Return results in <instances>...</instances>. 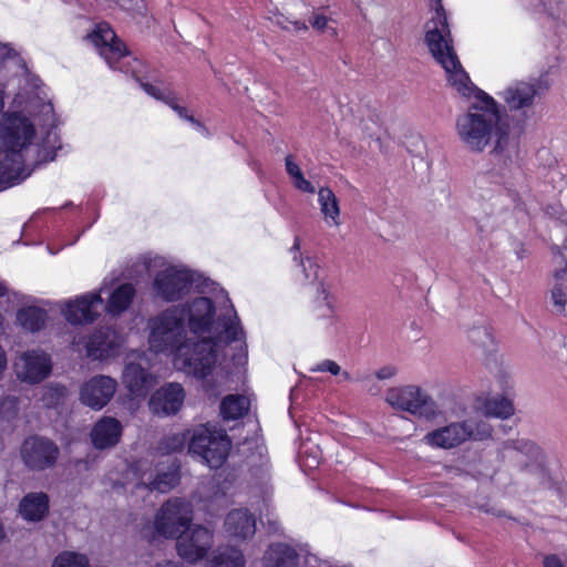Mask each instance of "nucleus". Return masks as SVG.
<instances>
[{"instance_id":"obj_7","label":"nucleus","mask_w":567,"mask_h":567,"mask_svg":"<svg viewBox=\"0 0 567 567\" xmlns=\"http://www.w3.org/2000/svg\"><path fill=\"white\" fill-rule=\"evenodd\" d=\"M492 426L484 420L467 417L455 421L427 432L423 436V443L442 450H452L467 441H483L491 437Z\"/></svg>"},{"instance_id":"obj_56","label":"nucleus","mask_w":567,"mask_h":567,"mask_svg":"<svg viewBox=\"0 0 567 567\" xmlns=\"http://www.w3.org/2000/svg\"><path fill=\"white\" fill-rule=\"evenodd\" d=\"M3 109V96L2 92L0 91V111Z\"/></svg>"},{"instance_id":"obj_57","label":"nucleus","mask_w":567,"mask_h":567,"mask_svg":"<svg viewBox=\"0 0 567 567\" xmlns=\"http://www.w3.org/2000/svg\"><path fill=\"white\" fill-rule=\"evenodd\" d=\"M564 248L567 249V238L565 240Z\"/></svg>"},{"instance_id":"obj_20","label":"nucleus","mask_w":567,"mask_h":567,"mask_svg":"<svg viewBox=\"0 0 567 567\" xmlns=\"http://www.w3.org/2000/svg\"><path fill=\"white\" fill-rule=\"evenodd\" d=\"M301 557L309 567H315L312 560L320 565L317 557L309 555L303 548H295L286 543H272L262 556L264 567H297ZM319 567V566H317Z\"/></svg>"},{"instance_id":"obj_2","label":"nucleus","mask_w":567,"mask_h":567,"mask_svg":"<svg viewBox=\"0 0 567 567\" xmlns=\"http://www.w3.org/2000/svg\"><path fill=\"white\" fill-rule=\"evenodd\" d=\"M186 327L194 336L200 337L193 343L195 355L213 353L215 365L227 360L241 365L247 360L246 334L230 300L225 297L218 306L210 298H194L186 305Z\"/></svg>"},{"instance_id":"obj_40","label":"nucleus","mask_w":567,"mask_h":567,"mask_svg":"<svg viewBox=\"0 0 567 567\" xmlns=\"http://www.w3.org/2000/svg\"><path fill=\"white\" fill-rule=\"evenodd\" d=\"M6 298V305L1 301L0 306H2L6 310L12 309L17 305H21L23 302V297L16 292H10L8 287L0 282V299Z\"/></svg>"},{"instance_id":"obj_12","label":"nucleus","mask_w":567,"mask_h":567,"mask_svg":"<svg viewBox=\"0 0 567 567\" xmlns=\"http://www.w3.org/2000/svg\"><path fill=\"white\" fill-rule=\"evenodd\" d=\"M214 545V533L202 525L188 527L176 538L178 556L189 564L207 557Z\"/></svg>"},{"instance_id":"obj_27","label":"nucleus","mask_w":567,"mask_h":567,"mask_svg":"<svg viewBox=\"0 0 567 567\" xmlns=\"http://www.w3.org/2000/svg\"><path fill=\"white\" fill-rule=\"evenodd\" d=\"M134 296V287L131 284H123L113 290L105 306V310L113 316L120 315L130 307Z\"/></svg>"},{"instance_id":"obj_11","label":"nucleus","mask_w":567,"mask_h":567,"mask_svg":"<svg viewBox=\"0 0 567 567\" xmlns=\"http://www.w3.org/2000/svg\"><path fill=\"white\" fill-rule=\"evenodd\" d=\"M132 472L136 478V487H144L151 492L167 493L179 483L178 470L174 465L153 466L147 461H140L135 463Z\"/></svg>"},{"instance_id":"obj_25","label":"nucleus","mask_w":567,"mask_h":567,"mask_svg":"<svg viewBox=\"0 0 567 567\" xmlns=\"http://www.w3.org/2000/svg\"><path fill=\"white\" fill-rule=\"evenodd\" d=\"M49 512V497L43 492L27 494L19 504V513L28 522H40Z\"/></svg>"},{"instance_id":"obj_3","label":"nucleus","mask_w":567,"mask_h":567,"mask_svg":"<svg viewBox=\"0 0 567 567\" xmlns=\"http://www.w3.org/2000/svg\"><path fill=\"white\" fill-rule=\"evenodd\" d=\"M150 349L173 355L176 369L204 379L215 367L213 353L195 355L186 327V309L181 305L168 307L147 321Z\"/></svg>"},{"instance_id":"obj_49","label":"nucleus","mask_w":567,"mask_h":567,"mask_svg":"<svg viewBox=\"0 0 567 567\" xmlns=\"http://www.w3.org/2000/svg\"><path fill=\"white\" fill-rule=\"evenodd\" d=\"M8 365L7 353L2 346H0V375L6 371Z\"/></svg>"},{"instance_id":"obj_13","label":"nucleus","mask_w":567,"mask_h":567,"mask_svg":"<svg viewBox=\"0 0 567 567\" xmlns=\"http://www.w3.org/2000/svg\"><path fill=\"white\" fill-rule=\"evenodd\" d=\"M117 386V381L110 375H93L80 385L79 401L93 411H101L111 402Z\"/></svg>"},{"instance_id":"obj_17","label":"nucleus","mask_w":567,"mask_h":567,"mask_svg":"<svg viewBox=\"0 0 567 567\" xmlns=\"http://www.w3.org/2000/svg\"><path fill=\"white\" fill-rule=\"evenodd\" d=\"M20 453L27 467L42 471L55 464L59 449L51 440L31 436L23 442Z\"/></svg>"},{"instance_id":"obj_5","label":"nucleus","mask_w":567,"mask_h":567,"mask_svg":"<svg viewBox=\"0 0 567 567\" xmlns=\"http://www.w3.org/2000/svg\"><path fill=\"white\" fill-rule=\"evenodd\" d=\"M498 455L512 471L515 484L532 491L549 486L546 456L535 442L527 439L507 440L498 449Z\"/></svg>"},{"instance_id":"obj_15","label":"nucleus","mask_w":567,"mask_h":567,"mask_svg":"<svg viewBox=\"0 0 567 567\" xmlns=\"http://www.w3.org/2000/svg\"><path fill=\"white\" fill-rule=\"evenodd\" d=\"M150 361L145 352H132L126 358L122 373V382L134 396H145L153 384V375L148 372Z\"/></svg>"},{"instance_id":"obj_19","label":"nucleus","mask_w":567,"mask_h":567,"mask_svg":"<svg viewBox=\"0 0 567 567\" xmlns=\"http://www.w3.org/2000/svg\"><path fill=\"white\" fill-rule=\"evenodd\" d=\"M105 289V282L96 292H89L70 300L65 303L63 313L65 319L72 324H82L93 322L100 315L103 307L101 293Z\"/></svg>"},{"instance_id":"obj_36","label":"nucleus","mask_w":567,"mask_h":567,"mask_svg":"<svg viewBox=\"0 0 567 567\" xmlns=\"http://www.w3.org/2000/svg\"><path fill=\"white\" fill-rule=\"evenodd\" d=\"M68 395V389L61 384H51L44 389L42 400L47 406H54Z\"/></svg>"},{"instance_id":"obj_41","label":"nucleus","mask_w":567,"mask_h":567,"mask_svg":"<svg viewBox=\"0 0 567 567\" xmlns=\"http://www.w3.org/2000/svg\"><path fill=\"white\" fill-rule=\"evenodd\" d=\"M142 89L152 97L164 103H171L172 93L168 90H162L151 83L141 82Z\"/></svg>"},{"instance_id":"obj_23","label":"nucleus","mask_w":567,"mask_h":567,"mask_svg":"<svg viewBox=\"0 0 567 567\" xmlns=\"http://www.w3.org/2000/svg\"><path fill=\"white\" fill-rule=\"evenodd\" d=\"M122 432L123 426L118 420L112 416H103L92 427V444L99 450L113 447L118 443Z\"/></svg>"},{"instance_id":"obj_18","label":"nucleus","mask_w":567,"mask_h":567,"mask_svg":"<svg viewBox=\"0 0 567 567\" xmlns=\"http://www.w3.org/2000/svg\"><path fill=\"white\" fill-rule=\"evenodd\" d=\"M87 39L110 68L122 70L117 63L122 58L127 55V50L109 24H97L96 28L87 34Z\"/></svg>"},{"instance_id":"obj_1","label":"nucleus","mask_w":567,"mask_h":567,"mask_svg":"<svg viewBox=\"0 0 567 567\" xmlns=\"http://www.w3.org/2000/svg\"><path fill=\"white\" fill-rule=\"evenodd\" d=\"M425 42L433 59L445 71L449 85L472 101L467 112L456 118L460 141L474 153L484 152L493 143L494 173L503 179L513 177L519 169V134L511 128L498 103L476 87L462 66L442 7L425 25Z\"/></svg>"},{"instance_id":"obj_44","label":"nucleus","mask_w":567,"mask_h":567,"mask_svg":"<svg viewBox=\"0 0 567 567\" xmlns=\"http://www.w3.org/2000/svg\"><path fill=\"white\" fill-rule=\"evenodd\" d=\"M543 566L544 567H567L561 561V559L555 554L545 556L543 559Z\"/></svg>"},{"instance_id":"obj_30","label":"nucleus","mask_w":567,"mask_h":567,"mask_svg":"<svg viewBox=\"0 0 567 567\" xmlns=\"http://www.w3.org/2000/svg\"><path fill=\"white\" fill-rule=\"evenodd\" d=\"M210 567H246L244 553L234 546L219 549L210 559Z\"/></svg>"},{"instance_id":"obj_9","label":"nucleus","mask_w":567,"mask_h":567,"mask_svg":"<svg viewBox=\"0 0 567 567\" xmlns=\"http://www.w3.org/2000/svg\"><path fill=\"white\" fill-rule=\"evenodd\" d=\"M231 443L223 430L200 425L193 431L188 451L198 455L212 468L220 467L226 461Z\"/></svg>"},{"instance_id":"obj_37","label":"nucleus","mask_w":567,"mask_h":567,"mask_svg":"<svg viewBox=\"0 0 567 567\" xmlns=\"http://www.w3.org/2000/svg\"><path fill=\"white\" fill-rule=\"evenodd\" d=\"M187 436L185 433H174L165 436L159 443V450L163 453H173L184 449Z\"/></svg>"},{"instance_id":"obj_35","label":"nucleus","mask_w":567,"mask_h":567,"mask_svg":"<svg viewBox=\"0 0 567 567\" xmlns=\"http://www.w3.org/2000/svg\"><path fill=\"white\" fill-rule=\"evenodd\" d=\"M468 340L484 350H489L494 343L493 334L485 326L472 328L468 331Z\"/></svg>"},{"instance_id":"obj_6","label":"nucleus","mask_w":567,"mask_h":567,"mask_svg":"<svg viewBox=\"0 0 567 567\" xmlns=\"http://www.w3.org/2000/svg\"><path fill=\"white\" fill-rule=\"evenodd\" d=\"M194 519V509L189 501L171 497L156 511L152 525L142 529V537L148 542L157 537L176 539Z\"/></svg>"},{"instance_id":"obj_43","label":"nucleus","mask_w":567,"mask_h":567,"mask_svg":"<svg viewBox=\"0 0 567 567\" xmlns=\"http://www.w3.org/2000/svg\"><path fill=\"white\" fill-rule=\"evenodd\" d=\"M42 114L45 117V125L49 127H53L54 123H55V118H54V114H53V107L50 103L43 104Z\"/></svg>"},{"instance_id":"obj_55","label":"nucleus","mask_w":567,"mask_h":567,"mask_svg":"<svg viewBox=\"0 0 567 567\" xmlns=\"http://www.w3.org/2000/svg\"><path fill=\"white\" fill-rule=\"evenodd\" d=\"M264 466H265V468L262 470V475L267 476L268 475V465H267V463H264Z\"/></svg>"},{"instance_id":"obj_26","label":"nucleus","mask_w":567,"mask_h":567,"mask_svg":"<svg viewBox=\"0 0 567 567\" xmlns=\"http://www.w3.org/2000/svg\"><path fill=\"white\" fill-rule=\"evenodd\" d=\"M318 203L324 221L329 226L339 227L341 225L340 207L334 193L329 187H321L318 190Z\"/></svg>"},{"instance_id":"obj_38","label":"nucleus","mask_w":567,"mask_h":567,"mask_svg":"<svg viewBox=\"0 0 567 567\" xmlns=\"http://www.w3.org/2000/svg\"><path fill=\"white\" fill-rule=\"evenodd\" d=\"M19 412V401L13 395L4 396L0 401V417L4 421L13 420Z\"/></svg>"},{"instance_id":"obj_32","label":"nucleus","mask_w":567,"mask_h":567,"mask_svg":"<svg viewBox=\"0 0 567 567\" xmlns=\"http://www.w3.org/2000/svg\"><path fill=\"white\" fill-rule=\"evenodd\" d=\"M483 414L485 416L507 419L514 414V406L511 400L496 395L485 401Z\"/></svg>"},{"instance_id":"obj_28","label":"nucleus","mask_w":567,"mask_h":567,"mask_svg":"<svg viewBox=\"0 0 567 567\" xmlns=\"http://www.w3.org/2000/svg\"><path fill=\"white\" fill-rule=\"evenodd\" d=\"M566 267L556 269L554 274L555 282L550 290V299L554 311L557 313L567 315V276Z\"/></svg>"},{"instance_id":"obj_22","label":"nucleus","mask_w":567,"mask_h":567,"mask_svg":"<svg viewBox=\"0 0 567 567\" xmlns=\"http://www.w3.org/2000/svg\"><path fill=\"white\" fill-rule=\"evenodd\" d=\"M224 532L230 540L247 542L256 534V517L247 508L233 509L225 517Z\"/></svg>"},{"instance_id":"obj_45","label":"nucleus","mask_w":567,"mask_h":567,"mask_svg":"<svg viewBox=\"0 0 567 567\" xmlns=\"http://www.w3.org/2000/svg\"><path fill=\"white\" fill-rule=\"evenodd\" d=\"M395 373H396V369L392 365H388V367H383V368L379 369L375 372V377L379 380H386V379H391L392 377H394Z\"/></svg>"},{"instance_id":"obj_48","label":"nucleus","mask_w":567,"mask_h":567,"mask_svg":"<svg viewBox=\"0 0 567 567\" xmlns=\"http://www.w3.org/2000/svg\"><path fill=\"white\" fill-rule=\"evenodd\" d=\"M553 252H554V262H555L556 267H561L563 265L566 264L565 256L560 249L554 248Z\"/></svg>"},{"instance_id":"obj_53","label":"nucleus","mask_w":567,"mask_h":567,"mask_svg":"<svg viewBox=\"0 0 567 567\" xmlns=\"http://www.w3.org/2000/svg\"><path fill=\"white\" fill-rule=\"evenodd\" d=\"M292 249L298 251L300 249V241L298 238L295 239V244L292 246Z\"/></svg>"},{"instance_id":"obj_54","label":"nucleus","mask_w":567,"mask_h":567,"mask_svg":"<svg viewBox=\"0 0 567 567\" xmlns=\"http://www.w3.org/2000/svg\"><path fill=\"white\" fill-rule=\"evenodd\" d=\"M319 463L318 461L313 457L311 462L307 463L306 465L309 466V467H315L317 466Z\"/></svg>"},{"instance_id":"obj_39","label":"nucleus","mask_w":567,"mask_h":567,"mask_svg":"<svg viewBox=\"0 0 567 567\" xmlns=\"http://www.w3.org/2000/svg\"><path fill=\"white\" fill-rule=\"evenodd\" d=\"M312 372H329L333 375L341 374L344 380H350V373L347 371L341 372L340 365L333 360H323L310 369Z\"/></svg>"},{"instance_id":"obj_50","label":"nucleus","mask_w":567,"mask_h":567,"mask_svg":"<svg viewBox=\"0 0 567 567\" xmlns=\"http://www.w3.org/2000/svg\"><path fill=\"white\" fill-rule=\"evenodd\" d=\"M153 567H182L178 563L173 560H164L155 564Z\"/></svg>"},{"instance_id":"obj_24","label":"nucleus","mask_w":567,"mask_h":567,"mask_svg":"<svg viewBox=\"0 0 567 567\" xmlns=\"http://www.w3.org/2000/svg\"><path fill=\"white\" fill-rule=\"evenodd\" d=\"M536 95V89L533 84L526 82H516L507 86L502 96L511 110H524L532 107Z\"/></svg>"},{"instance_id":"obj_42","label":"nucleus","mask_w":567,"mask_h":567,"mask_svg":"<svg viewBox=\"0 0 567 567\" xmlns=\"http://www.w3.org/2000/svg\"><path fill=\"white\" fill-rule=\"evenodd\" d=\"M167 105H169L176 113L177 115L181 117V118H184L186 121H189L190 123H193L195 126L199 127V128H203L205 130V127L197 121L194 118V116L189 115L187 113V110L178 104L175 103L173 96L171 97V103H166Z\"/></svg>"},{"instance_id":"obj_4","label":"nucleus","mask_w":567,"mask_h":567,"mask_svg":"<svg viewBox=\"0 0 567 567\" xmlns=\"http://www.w3.org/2000/svg\"><path fill=\"white\" fill-rule=\"evenodd\" d=\"M35 135L34 124L19 113L0 120V185L12 186L29 176L23 166V151Z\"/></svg>"},{"instance_id":"obj_16","label":"nucleus","mask_w":567,"mask_h":567,"mask_svg":"<svg viewBox=\"0 0 567 567\" xmlns=\"http://www.w3.org/2000/svg\"><path fill=\"white\" fill-rule=\"evenodd\" d=\"M192 274L182 268L167 267L154 278L156 295L166 301H174L187 295L192 288Z\"/></svg>"},{"instance_id":"obj_31","label":"nucleus","mask_w":567,"mask_h":567,"mask_svg":"<svg viewBox=\"0 0 567 567\" xmlns=\"http://www.w3.org/2000/svg\"><path fill=\"white\" fill-rule=\"evenodd\" d=\"M249 410V400L245 395H228L220 403V414L225 420H237Z\"/></svg>"},{"instance_id":"obj_33","label":"nucleus","mask_w":567,"mask_h":567,"mask_svg":"<svg viewBox=\"0 0 567 567\" xmlns=\"http://www.w3.org/2000/svg\"><path fill=\"white\" fill-rule=\"evenodd\" d=\"M286 171L297 189L308 194H313L316 192L315 186L305 178L301 168L297 163H295L292 156L290 155L286 157Z\"/></svg>"},{"instance_id":"obj_52","label":"nucleus","mask_w":567,"mask_h":567,"mask_svg":"<svg viewBox=\"0 0 567 567\" xmlns=\"http://www.w3.org/2000/svg\"><path fill=\"white\" fill-rule=\"evenodd\" d=\"M4 317L0 313V333L4 330Z\"/></svg>"},{"instance_id":"obj_14","label":"nucleus","mask_w":567,"mask_h":567,"mask_svg":"<svg viewBox=\"0 0 567 567\" xmlns=\"http://www.w3.org/2000/svg\"><path fill=\"white\" fill-rule=\"evenodd\" d=\"M13 369L19 380L32 384L39 383L51 373V357L40 349L27 350L17 357Z\"/></svg>"},{"instance_id":"obj_34","label":"nucleus","mask_w":567,"mask_h":567,"mask_svg":"<svg viewBox=\"0 0 567 567\" xmlns=\"http://www.w3.org/2000/svg\"><path fill=\"white\" fill-rule=\"evenodd\" d=\"M52 567H90V564L87 557L83 554L63 551L54 558Z\"/></svg>"},{"instance_id":"obj_8","label":"nucleus","mask_w":567,"mask_h":567,"mask_svg":"<svg viewBox=\"0 0 567 567\" xmlns=\"http://www.w3.org/2000/svg\"><path fill=\"white\" fill-rule=\"evenodd\" d=\"M385 401L394 410L408 412L417 419L434 421L442 415L435 399L416 384L389 389Z\"/></svg>"},{"instance_id":"obj_46","label":"nucleus","mask_w":567,"mask_h":567,"mask_svg":"<svg viewBox=\"0 0 567 567\" xmlns=\"http://www.w3.org/2000/svg\"><path fill=\"white\" fill-rule=\"evenodd\" d=\"M310 23H311L312 28H315L319 31H323L324 28L327 27L328 19L322 14H317L312 18Z\"/></svg>"},{"instance_id":"obj_21","label":"nucleus","mask_w":567,"mask_h":567,"mask_svg":"<svg viewBox=\"0 0 567 567\" xmlns=\"http://www.w3.org/2000/svg\"><path fill=\"white\" fill-rule=\"evenodd\" d=\"M185 392L179 383H166L150 398V410L159 416L176 414L184 402Z\"/></svg>"},{"instance_id":"obj_10","label":"nucleus","mask_w":567,"mask_h":567,"mask_svg":"<svg viewBox=\"0 0 567 567\" xmlns=\"http://www.w3.org/2000/svg\"><path fill=\"white\" fill-rule=\"evenodd\" d=\"M72 344L78 352L81 351L80 346H83L86 357L92 361L109 362L121 354L124 338L114 328L103 327L87 337L74 338Z\"/></svg>"},{"instance_id":"obj_47","label":"nucleus","mask_w":567,"mask_h":567,"mask_svg":"<svg viewBox=\"0 0 567 567\" xmlns=\"http://www.w3.org/2000/svg\"><path fill=\"white\" fill-rule=\"evenodd\" d=\"M322 316L330 320V323L336 321V312L332 303L326 298V307L322 311Z\"/></svg>"},{"instance_id":"obj_29","label":"nucleus","mask_w":567,"mask_h":567,"mask_svg":"<svg viewBox=\"0 0 567 567\" xmlns=\"http://www.w3.org/2000/svg\"><path fill=\"white\" fill-rule=\"evenodd\" d=\"M47 320V312L38 307L29 306L18 310L17 321L25 330L35 332L42 329Z\"/></svg>"},{"instance_id":"obj_51","label":"nucleus","mask_w":567,"mask_h":567,"mask_svg":"<svg viewBox=\"0 0 567 567\" xmlns=\"http://www.w3.org/2000/svg\"><path fill=\"white\" fill-rule=\"evenodd\" d=\"M295 25L297 30H307V25L305 23L296 22Z\"/></svg>"}]
</instances>
